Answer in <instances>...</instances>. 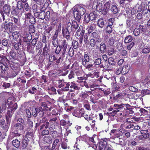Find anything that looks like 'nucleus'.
Here are the masks:
<instances>
[{"label":"nucleus","instance_id":"30","mask_svg":"<svg viewBox=\"0 0 150 150\" xmlns=\"http://www.w3.org/2000/svg\"><path fill=\"white\" fill-rule=\"evenodd\" d=\"M95 91H96L99 92L103 91L104 95L105 96H107L109 95L111 93L109 89H107L104 91V90L100 88H95Z\"/></svg>","mask_w":150,"mask_h":150},{"label":"nucleus","instance_id":"48","mask_svg":"<svg viewBox=\"0 0 150 150\" xmlns=\"http://www.w3.org/2000/svg\"><path fill=\"white\" fill-rule=\"evenodd\" d=\"M54 52L55 54L57 55H58L61 52L62 53V50L60 47L59 45L58 44V45L56 46V47L54 50Z\"/></svg>","mask_w":150,"mask_h":150},{"label":"nucleus","instance_id":"28","mask_svg":"<svg viewBox=\"0 0 150 150\" xmlns=\"http://www.w3.org/2000/svg\"><path fill=\"white\" fill-rule=\"evenodd\" d=\"M102 4L101 3L94 2L92 5L93 9H102Z\"/></svg>","mask_w":150,"mask_h":150},{"label":"nucleus","instance_id":"13","mask_svg":"<svg viewBox=\"0 0 150 150\" xmlns=\"http://www.w3.org/2000/svg\"><path fill=\"white\" fill-rule=\"evenodd\" d=\"M34 12H35V14H37L40 19L43 20L45 18V12L44 10H33Z\"/></svg>","mask_w":150,"mask_h":150},{"label":"nucleus","instance_id":"36","mask_svg":"<svg viewBox=\"0 0 150 150\" xmlns=\"http://www.w3.org/2000/svg\"><path fill=\"white\" fill-rule=\"evenodd\" d=\"M13 112H11V110L8 109L6 115V121L11 122L12 114L13 113Z\"/></svg>","mask_w":150,"mask_h":150},{"label":"nucleus","instance_id":"16","mask_svg":"<svg viewBox=\"0 0 150 150\" xmlns=\"http://www.w3.org/2000/svg\"><path fill=\"white\" fill-rule=\"evenodd\" d=\"M70 33L65 28H63L62 29V34L63 37L65 38L68 41L70 40L71 38Z\"/></svg>","mask_w":150,"mask_h":150},{"label":"nucleus","instance_id":"57","mask_svg":"<svg viewBox=\"0 0 150 150\" xmlns=\"http://www.w3.org/2000/svg\"><path fill=\"white\" fill-rule=\"evenodd\" d=\"M142 52L143 54H147L150 52V47H145L142 49Z\"/></svg>","mask_w":150,"mask_h":150},{"label":"nucleus","instance_id":"29","mask_svg":"<svg viewBox=\"0 0 150 150\" xmlns=\"http://www.w3.org/2000/svg\"><path fill=\"white\" fill-rule=\"evenodd\" d=\"M120 132L122 133V135H123L125 138H129L131 135L130 132L125 129H121Z\"/></svg>","mask_w":150,"mask_h":150},{"label":"nucleus","instance_id":"22","mask_svg":"<svg viewBox=\"0 0 150 150\" xmlns=\"http://www.w3.org/2000/svg\"><path fill=\"white\" fill-rule=\"evenodd\" d=\"M43 109L41 107H38L32 110V113L34 117H36L41 111L43 110Z\"/></svg>","mask_w":150,"mask_h":150},{"label":"nucleus","instance_id":"39","mask_svg":"<svg viewBox=\"0 0 150 150\" xmlns=\"http://www.w3.org/2000/svg\"><path fill=\"white\" fill-rule=\"evenodd\" d=\"M65 54H61L59 56L58 59H57L56 61L55 62L56 63L57 65L61 64L62 61L63 60V58L65 57Z\"/></svg>","mask_w":150,"mask_h":150},{"label":"nucleus","instance_id":"62","mask_svg":"<svg viewBox=\"0 0 150 150\" xmlns=\"http://www.w3.org/2000/svg\"><path fill=\"white\" fill-rule=\"evenodd\" d=\"M43 129L41 132L42 136H43L45 135H48L50 133V131L49 129Z\"/></svg>","mask_w":150,"mask_h":150},{"label":"nucleus","instance_id":"52","mask_svg":"<svg viewBox=\"0 0 150 150\" xmlns=\"http://www.w3.org/2000/svg\"><path fill=\"white\" fill-rule=\"evenodd\" d=\"M117 113V110H114L110 112H107L105 114L109 116H116Z\"/></svg>","mask_w":150,"mask_h":150},{"label":"nucleus","instance_id":"55","mask_svg":"<svg viewBox=\"0 0 150 150\" xmlns=\"http://www.w3.org/2000/svg\"><path fill=\"white\" fill-rule=\"evenodd\" d=\"M42 6H40V4L38 3H36L33 4L32 6V9H41Z\"/></svg>","mask_w":150,"mask_h":150},{"label":"nucleus","instance_id":"20","mask_svg":"<svg viewBox=\"0 0 150 150\" xmlns=\"http://www.w3.org/2000/svg\"><path fill=\"white\" fill-rule=\"evenodd\" d=\"M90 60V57L88 53H84V58H82V64L83 66H86L87 62H89Z\"/></svg>","mask_w":150,"mask_h":150},{"label":"nucleus","instance_id":"19","mask_svg":"<svg viewBox=\"0 0 150 150\" xmlns=\"http://www.w3.org/2000/svg\"><path fill=\"white\" fill-rule=\"evenodd\" d=\"M29 140L27 137H23L21 142V148L22 149H26L28 144Z\"/></svg>","mask_w":150,"mask_h":150},{"label":"nucleus","instance_id":"42","mask_svg":"<svg viewBox=\"0 0 150 150\" xmlns=\"http://www.w3.org/2000/svg\"><path fill=\"white\" fill-rule=\"evenodd\" d=\"M89 15L91 21L95 20L98 16V15L95 11L90 13Z\"/></svg>","mask_w":150,"mask_h":150},{"label":"nucleus","instance_id":"51","mask_svg":"<svg viewBox=\"0 0 150 150\" xmlns=\"http://www.w3.org/2000/svg\"><path fill=\"white\" fill-rule=\"evenodd\" d=\"M85 7V5H83L82 4H77L74 6L72 9H80L81 8L84 9Z\"/></svg>","mask_w":150,"mask_h":150},{"label":"nucleus","instance_id":"18","mask_svg":"<svg viewBox=\"0 0 150 150\" xmlns=\"http://www.w3.org/2000/svg\"><path fill=\"white\" fill-rule=\"evenodd\" d=\"M41 106L45 110L47 111H51L52 107V103L51 102H49L48 103H46L44 102L41 103Z\"/></svg>","mask_w":150,"mask_h":150},{"label":"nucleus","instance_id":"61","mask_svg":"<svg viewBox=\"0 0 150 150\" xmlns=\"http://www.w3.org/2000/svg\"><path fill=\"white\" fill-rule=\"evenodd\" d=\"M108 61L110 65H115L116 64V62L115 61L114 58L112 57H109L108 59Z\"/></svg>","mask_w":150,"mask_h":150},{"label":"nucleus","instance_id":"3","mask_svg":"<svg viewBox=\"0 0 150 150\" xmlns=\"http://www.w3.org/2000/svg\"><path fill=\"white\" fill-rule=\"evenodd\" d=\"M84 33L85 30L84 28H83L82 26L80 25L79 28L77 30L76 35L78 37H79L78 39L80 44H82L83 38L84 37V42L86 45H87L89 44L88 36L86 34L84 35Z\"/></svg>","mask_w":150,"mask_h":150},{"label":"nucleus","instance_id":"32","mask_svg":"<svg viewBox=\"0 0 150 150\" xmlns=\"http://www.w3.org/2000/svg\"><path fill=\"white\" fill-rule=\"evenodd\" d=\"M47 91L50 95H56L57 93L56 89L53 86L48 87L47 89Z\"/></svg>","mask_w":150,"mask_h":150},{"label":"nucleus","instance_id":"12","mask_svg":"<svg viewBox=\"0 0 150 150\" xmlns=\"http://www.w3.org/2000/svg\"><path fill=\"white\" fill-rule=\"evenodd\" d=\"M84 114V111L82 109L79 110H75L72 113V115L76 117H80L83 116Z\"/></svg>","mask_w":150,"mask_h":150},{"label":"nucleus","instance_id":"27","mask_svg":"<svg viewBox=\"0 0 150 150\" xmlns=\"http://www.w3.org/2000/svg\"><path fill=\"white\" fill-rule=\"evenodd\" d=\"M8 67L7 64H4V63H0V69L1 70V74H5V71H6V69Z\"/></svg>","mask_w":150,"mask_h":150},{"label":"nucleus","instance_id":"60","mask_svg":"<svg viewBox=\"0 0 150 150\" xmlns=\"http://www.w3.org/2000/svg\"><path fill=\"white\" fill-rule=\"evenodd\" d=\"M32 36L31 34L30 33L29 34H26L25 36L24 37V40L29 41H30L32 40Z\"/></svg>","mask_w":150,"mask_h":150},{"label":"nucleus","instance_id":"23","mask_svg":"<svg viewBox=\"0 0 150 150\" xmlns=\"http://www.w3.org/2000/svg\"><path fill=\"white\" fill-rule=\"evenodd\" d=\"M91 36L92 38V39H95L96 41L98 42H100L101 41V39L100 35L99 34L96 32H93L92 33Z\"/></svg>","mask_w":150,"mask_h":150},{"label":"nucleus","instance_id":"63","mask_svg":"<svg viewBox=\"0 0 150 150\" xmlns=\"http://www.w3.org/2000/svg\"><path fill=\"white\" fill-rule=\"evenodd\" d=\"M58 18L57 17H53L52 18V22L50 24L54 26L55 25H56L58 22Z\"/></svg>","mask_w":150,"mask_h":150},{"label":"nucleus","instance_id":"40","mask_svg":"<svg viewBox=\"0 0 150 150\" xmlns=\"http://www.w3.org/2000/svg\"><path fill=\"white\" fill-rule=\"evenodd\" d=\"M98 42L96 41V40H95V39L92 38L90 39L89 42V44L91 47H96L98 48L99 47L98 46H96V43Z\"/></svg>","mask_w":150,"mask_h":150},{"label":"nucleus","instance_id":"41","mask_svg":"<svg viewBox=\"0 0 150 150\" xmlns=\"http://www.w3.org/2000/svg\"><path fill=\"white\" fill-rule=\"evenodd\" d=\"M133 39V38L132 35H128L125 37L124 40L125 43H128L131 42Z\"/></svg>","mask_w":150,"mask_h":150},{"label":"nucleus","instance_id":"9","mask_svg":"<svg viewBox=\"0 0 150 150\" xmlns=\"http://www.w3.org/2000/svg\"><path fill=\"white\" fill-rule=\"evenodd\" d=\"M133 106L130 105L128 104L122 103V110H127L129 111V114H132L134 112L132 110Z\"/></svg>","mask_w":150,"mask_h":150},{"label":"nucleus","instance_id":"37","mask_svg":"<svg viewBox=\"0 0 150 150\" xmlns=\"http://www.w3.org/2000/svg\"><path fill=\"white\" fill-rule=\"evenodd\" d=\"M114 40L112 37L109 38L106 41L107 44L109 47H111L114 45Z\"/></svg>","mask_w":150,"mask_h":150},{"label":"nucleus","instance_id":"2","mask_svg":"<svg viewBox=\"0 0 150 150\" xmlns=\"http://www.w3.org/2000/svg\"><path fill=\"white\" fill-rule=\"evenodd\" d=\"M61 83V85H58L59 87L61 88L64 86L65 88L62 89V90L64 91H69V88H71L70 90L71 92L74 91L75 90H78L80 89V87L77 85L74 81L72 82H67L64 81V82Z\"/></svg>","mask_w":150,"mask_h":150},{"label":"nucleus","instance_id":"7","mask_svg":"<svg viewBox=\"0 0 150 150\" xmlns=\"http://www.w3.org/2000/svg\"><path fill=\"white\" fill-rule=\"evenodd\" d=\"M11 122L6 121L4 119L1 120L0 122V126L1 127L3 131L6 132L8 131Z\"/></svg>","mask_w":150,"mask_h":150},{"label":"nucleus","instance_id":"10","mask_svg":"<svg viewBox=\"0 0 150 150\" xmlns=\"http://www.w3.org/2000/svg\"><path fill=\"white\" fill-rule=\"evenodd\" d=\"M47 121V118L45 117L42 118V124L40 126V130L48 128L49 122Z\"/></svg>","mask_w":150,"mask_h":150},{"label":"nucleus","instance_id":"21","mask_svg":"<svg viewBox=\"0 0 150 150\" xmlns=\"http://www.w3.org/2000/svg\"><path fill=\"white\" fill-rule=\"evenodd\" d=\"M52 4L49 0H46L41 9H50L52 8Z\"/></svg>","mask_w":150,"mask_h":150},{"label":"nucleus","instance_id":"25","mask_svg":"<svg viewBox=\"0 0 150 150\" xmlns=\"http://www.w3.org/2000/svg\"><path fill=\"white\" fill-rule=\"evenodd\" d=\"M28 92L31 94L40 95L37 88L35 87H31L28 89Z\"/></svg>","mask_w":150,"mask_h":150},{"label":"nucleus","instance_id":"53","mask_svg":"<svg viewBox=\"0 0 150 150\" xmlns=\"http://www.w3.org/2000/svg\"><path fill=\"white\" fill-rule=\"evenodd\" d=\"M116 91H113L112 92V95L114 96V98L116 99L117 98L120 97L121 95L119 93V92H116Z\"/></svg>","mask_w":150,"mask_h":150},{"label":"nucleus","instance_id":"31","mask_svg":"<svg viewBox=\"0 0 150 150\" xmlns=\"http://www.w3.org/2000/svg\"><path fill=\"white\" fill-rule=\"evenodd\" d=\"M18 105L17 103H12L8 105V109L11 110L12 112H14L17 109Z\"/></svg>","mask_w":150,"mask_h":150},{"label":"nucleus","instance_id":"35","mask_svg":"<svg viewBox=\"0 0 150 150\" xmlns=\"http://www.w3.org/2000/svg\"><path fill=\"white\" fill-rule=\"evenodd\" d=\"M122 74H125L129 72L130 69V67L128 65L124 66L122 69Z\"/></svg>","mask_w":150,"mask_h":150},{"label":"nucleus","instance_id":"43","mask_svg":"<svg viewBox=\"0 0 150 150\" xmlns=\"http://www.w3.org/2000/svg\"><path fill=\"white\" fill-rule=\"evenodd\" d=\"M65 28L69 31L70 33L73 34L75 31V30L72 27L71 23H68Z\"/></svg>","mask_w":150,"mask_h":150},{"label":"nucleus","instance_id":"59","mask_svg":"<svg viewBox=\"0 0 150 150\" xmlns=\"http://www.w3.org/2000/svg\"><path fill=\"white\" fill-rule=\"evenodd\" d=\"M71 25L72 27L75 30V31L79 27V25L78 24L77 22L75 21H72Z\"/></svg>","mask_w":150,"mask_h":150},{"label":"nucleus","instance_id":"5","mask_svg":"<svg viewBox=\"0 0 150 150\" xmlns=\"http://www.w3.org/2000/svg\"><path fill=\"white\" fill-rule=\"evenodd\" d=\"M67 41L65 40H62L59 41L58 45L61 49L62 54H65L68 46V43Z\"/></svg>","mask_w":150,"mask_h":150},{"label":"nucleus","instance_id":"34","mask_svg":"<svg viewBox=\"0 0 150 150\" xmlns=\"http://www.w3.org/2000/svg\"><path fill=\"white\" fill-rule=\"evenodd\" d=\"M73 11L74 12V16L75 19L78 22H79L81 18V16L79 14L80 13H79L78 11H77V10H74Z\"/></svg>","mask_w":150,"mask_h":150},{"label":"nucleus","instance_id":"4","mask_svg":"<svg viewBox=\"0 0 150 150\" xmlns=\"http://www.w3.org/2000/svg\"><path fill=\"white\" fill-rule=\"evenodd\" d=\"M97 138V136L95 134L91 137L88 136L86 134L80 137V138L81 140L85 141L89 145H95L96 143L95 138L96 139Z\"/></svg>","mask_w":150,"mask_h":150},{"label":"nucleus","instance_id":"49","mask_svg":"<svg viewBox=\"0 0 150 150\" xmlns=\"http://www.w3.org/2000/svg\"><path fill=\"white\" fill-rule=\"evenodd\" d=\"M72 46L75 49H77L79 47L78 42L75 40H73L72 42Z\"/></svg>","mask_w":150,"mask_h":150},{"label":"nucleus","instance_id":"64","mask_svg":"<svg viewBox=\"0 0 150 150\" xmlns=\"http://www.w3.org/2000/svg\"><path fill=\"white\" fill-rule=\"evenodd\" d=\"M51 110V113L52 115L56 116L58 115V110L57 108H52Z\"/></svg>","mask_w":150,"mask_h":150},{"label":"nucleus","instance_id":"24","mask_svg":"<svg viewBox=\"0 0 150 150\" xmlns=\"http://www.w3.org/2000/svg\"><path fill=\"white\" fill-rule=\"evenodd\" d=\"M106 46L104 42H101L99 47L100 53L102 54L104 53L106 50Z\"/></svg>","mask_w":150,"mask_h":150},{"label":"nucleus","instance_id":"11","mask_svg":"<svg viewBox=\"0 0 150 150\" xmlns=\"http://www.w3.org/2000/svg\"><path fill=\"white\" fill-rule=\"evenodd\" d=\"M50 47L49 45L47 46V44H45L43 48L42 54L44 57H47L50 54Z\"/></svg>","mask_w":150,"mask_h":150},{"label":"nucleus","instance_id":"54","mask_svg":"<svg viewBox=\"0 0 150 150\" xmlns=\"http://www.w3.org/2000/svg\"><path fill=\"white\" fill-rule=\"evenodd\" d=\"M17 81L18 82L19 84L22 85L24 84L26 82L25 79H23L22 78H18L17 79Z\"/></svg>","mask_w":150,"mask_h":150},{"label":"nucleus","instance_id":"15","mask_svg":"<svg viewBox=\"0 0 150 150\" xmlns=\"http://www.w3.org/2000/svg\"><path fill=\"white\" fill-rule=\"evenodd\" d=\"M24 125L19 123H16L14 125L13 129L17 132H22L24 129Z\"/></svg>","mask_w":150,"mask_h":150},{"label":"nucleus","instance_id":"1","mask_svg":"<svg viewBox=\"0 0 150 150\" xmlns=\"http://www.w3.org/2000/svg\"><path fill=\"white\" fill-rule=\"evenodd\" d=\"M8 58L9 62L11 64L14 65L16 63L15 60H17L19 61L21 63L22 66L23 65L26 61V58L24 56H22V54L18 53H16L13 50H11L7 56Z\"/></svg>","mask_w":150,"mask_h":150},{"label":"nucleus","instance_id":"26","mask_svg":"<svg viewBox=\"0 0 150 150\" xmlns=\"http://www.w3.org/2000/svg\"><path fill=\"white\" fill-rule=\"evenodd\" d=\"M50 133L52 137L53 138L55 139L57 137H58L59 138H61L60 134L56 130H53L50 131Z\"/></svg>","mask_w":150,"mask_h":150},{"label":"nucleus","instance_id":"6","mask_svg":"<svg viewBox=\"0 0 150 150\" xmlns=\"http://www.w3.org/2000/svg\"><path fill=\"white\" fill-rule=\"evenodd\" d=\"M57 120V116H54L49 120L48 129L50 131L53 130L55 129Z\"/></svg>","mask_w":150,"mask_h":150},{"label":"nucleus","instance_id":"17","mask_svg":"<svg viewBox=\"0 0 150 150\" xmlns=\"http://www.w3.org/2000/svg\"><path fill=\"white\" fill-rule=\"evenodd\" d=\"M8 58H7L6 57L3 55L2 57L0 59V61L1 62V63H4V64H7L8 63L10 64V67L13 69H15V67H14V65L13 64H11L9 62Z\"/></svg>","mask_w":150,"mask_h":150},{"label":"nucleus","instance_id":"46","mask_svg":"<svg viewBox=\"0 0 150 150\" xmlns=\"http://www.w3.org/2000/svg\"><path fill=\"white\" fill-rule=\"evenodd\" d=\"M97 25L99 27L101 28H103L104 25L103 19L102 18L99 19L98 21Z\"/></svg>","mask_w":150,"mask_h":150},{"label":"nucleus","instance_id":"38","mask_svg":"<svg viewBox=\"0 0 150 150\" xmlns=\"http://www.w3.org/2000/svg\"><path fill=\"white\" fill-rule=\"evenodd\" d=\"M102 59L100 58H98L94 60V63L95 65L97 66L100 65V67H103V64L102 63Z\"/></svg>","mask_w":150,"mask_h":150},{"label":"nucleus","instance_id":"58","mask_svg":"<svg viewBox=\"0 0 150 150\" xmlns=\"http://www.w3.org/2000/svg\"><path fill=\"white\" fill-rule=\"evenodd\" d=\"M138 28L141 32H143L146 33L148 31L147 28L143 25H140Z\"/></svg>","mask_w":150,"mask_h":150},{"label":"nucleus","instance_id":"47","mask_svg":"<svg viewBox=\"0 0 150 150\" xmlns=\"http://www.w3.org/2000/svg\"><path fill=\"white\" fill-rule=\"evenodd\" d=\"M105 30L106 33L110 34L112 32V27L108 25L105 28Z\"/></svg>","mask_w":150,"mask_h":150},{"label":"nucleus","instance_id":"44","mask_svg":"<svg viewBox=\"0 0 150 150\" xmlns=\"http://www.w3.org/2000/svg\"><path fill=\"white\" fill-rule=\"evenodd\" d=\"M92 94L91 91H84L82 94V97L84 99L87 98L89 96Z\"/></svg>","mask_w":150,"mask_h":150},{"label":"nucleus","instance_id":"56","mask_svg":"<svg viewBox=\"0 0 150 150\" xmlns=\"http://www.w3.org/2000/svg\"><path fill=\"white\" fill-rule=\"evenodd\" d=\"M11 21H14V24L17 25H19L20 24V21L18 18H16L14 17H11Z\"/></svg>","mask_w":150,"mask_h":150},{"label":"nucleus","instance_id":"33","mask_svg":"<svg viewBox=\"0 0 150 150\" xmlns=\"http://www.w3.org/2000/svg\"><path fill=\"white\" fill-rule=\"evenodd\" d=\"M139 119L135 116L132 117L127 119V122L129 123H135L139 121Z\"/></svg>","mask_w":150,"mask_h":150},{"label":"nucleus","instance_id":"14","mask_svg":"<svg viewBox=\"0 0 150 150\" xmlns=\"http://www.w3.org/2000/svg\"><path fill=\"white\" fill-rule=\"evenodd\" d=\"M24 42H25L27 51L29 52L33 53L34 52V49L35 46L30 44V41L26 40H24Z\"/></svg>","mask_w":150,"mask_h":150},{"label":"nucleus","instance_id":"8","mask_svg":"<svg viewBox=\"0 0 150 150\" xmlns=\"http://www.w3.org/2000/svg\"><path fill=\"white\" fill-rule=\"evenodd\" d=\"M108 139L106 138L102 139L99 142L98 147L99 150H105L108 144Z\"/></svg>","mask_w":150,"mask_h":150},{"label":"nucleus","instance_id":"50","mask_svg":"<svg viewBox=\"0 0 150 150\" xmlns=\"http://www.w3.org/2000/svg\"><path fill=\"white\" fill-rule=\"evenodd\" d=\"M43 140L47 143L50 144L52 142V139L51 137L48 136H47L44 137Z\"/></svg>","mask_w":150,"mask_h":150},{"label":"nucleus","instance_id":"45","mask_svg":"<svg viewBox=\"0 0 150 150\" xmlns=\"http://www.w3.org/2000/svg\"><path fill=\"white\" fill-rule=\"evenodd\" d=\"M13 145L16 148H18L20 146V142L17 139L13 140L12 141Z\"/></svg>","mask_w":150,"mask_h":150}]
</instances>
